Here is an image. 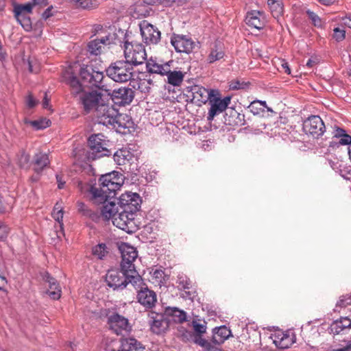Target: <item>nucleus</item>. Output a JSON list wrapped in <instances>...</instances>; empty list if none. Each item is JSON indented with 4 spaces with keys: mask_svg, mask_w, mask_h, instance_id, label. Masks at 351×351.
<instances>
[{
    "mask_svg": "<svg viewBox=\"0 0 351 351\" xmlns=\"http://www.w3.org/2000/svg\"><path fill=\"white\" fill-rule=\"evenodd\" d=\"M306 14L308 18L312 21L314 25L317 27L322 26V21L319 16L315 14L314 12L311 11L310 10H306Z\"/></svg>",
    "mask_w": 351,
    "mask_h": 351,
    "instance_id": "52",
    "label": "nucleus"
},
{
    "mask_svg": "<svg viewBox=\"0 0 351 351\" xmlns=\"http://www.w3.org/2000/svg\"><path fill=\"white\" fill-rule=\"evenodd\" d=\"M101 100V95L96 92L86 93L80 97V102L86 113H89L93 110L96 112V108L100 105Z\"/></svg>",
    "mask_w": 351,
    "mask_h": 351,
    "instance_id": "20",
    "label": "nucleus"
},
{
    "mask_svg": "<svg viewBox=\"0 0 351 351\" xmlns=\"http://www.w3.org/2000/svg\"><path fill=\"white\" fill-rule=\"evenodd\" d=\"M335 172L338 173L344 179H349L351 174L350 167L348 166L343 161H341V167H337Z\"/></svg>",
    "mask_w": 351,
    "mask_h": 351,
    "instance_id": "49",
    "label": "nucleus"
},
{
    "mask_svg": "<svg viewBox=\"0 0 351 351\" xmlns=\"http://www.w3.org/2000/svg\"><path fill=\"white\" fill-rule=\"evenodd\" d=\"M267 108L265 101L254 100L248 106L250 111L254 115H258L265 112Z\"/></svg>",
    "mask_w": 351,
    "mask_h": 351,
    "instance_id": "42",
    "label": "nucleus"
},
{
    "mask_svg": "<svg viewBox=\"0 0 351 351\" xmlns=\"http://www.w3.org/2000/svg\"><path fill=\"white\" fill-rule=\"evenodd\" d=\"M245 124V115L235 110H232L230 116V125L241 126Z\"/></svg>",
    "mask_w": 351,
    "mask_h": 351,
    "instance_id": "44",
    "label": "nucleus"
},
{
    "mask_svg": "<svg viewBox=\"0 0 351 351\" xmlns=\"http://www.w3.org/2000/svg\"><path fill=\"white\" fill-rule=\"evenodd\" d=\"M38 104V101L34 98V97L32 95H29L27 97V105L29 108H34L36 104Z\"/></svg>",
    "mask_w": 351,
    "mask_h": 351,
    "instance_id": "62",
    "label": "nucleus"
},
{
    "mask_svg": "<svg viewBox=\"0 0 351 351\" xmlns=\"http://www.w3.org/2000/svg\"><path fill=\"white\" fill-rule=\"evenodd\" d=\"M9 233V228L4 224H0V241L5 240Z\"/></svg>",
    "mask_w": 351,
    "mask_h": 351,
    "instance_id": "57",
    "label": "nucleus"
},
{
    "mask_svg": "<svg viewBox=\"0 0 351 351\" xmlns=\"http://www.w3.org/2000/svg\"><path fill=\"white\" fill-rule=\"evenodd\" d=\"M184 293L182 296L185 300H193V299L196 297L197 294L194 290L189 291V289L183 290Z\"/></svg>",
    "mask_w": 351,
    "mask_h": 351,
    "instance_id": "58",
    "label": "nucleus"
},
{
    "mask_svg": "<svg viewBox=\"0 0 351 351\" xmlns=\"http://www.w3.org/2000/svg\"><path fill=\"white\" fill-rule=\"evenodd\" d=\"M137 300L142 306L147 309L152 308L157 302L156 293L147 287L141 289L138 292Z\"/></svg>",
    "mask_w": 351,
    "mask_h": 351,
    "instance_id": "22",
    "label": "nucleus"
},
{
    "mask_svg": "<svg viewBox=\"0 0 351 351\" xmlns=\"http://www.w3.org/2000/svg\"><path fill=\"white\" fill-rule=\"evenodd\" d=\"M350 328H351V319L348 317H341L332 322L329 327V331L330 334L335 335Z\"/></svg>",
    "mask_w": 351,
    "mask_h": 351,
    "instance_id": "26",
    "label": "nucleus"
},
{
    "mask_svg": "<svg viewBox=\"0 0 351 351\" xmlns=\"http://www.w3.org/2000/svg\"><path fill=\"white\" fill-rule=\"evenodd\" d=\"M124 55L125 60L132 64V66H137L147 61V53L143 44L138 42H125Z\"/></svg>",
    "mask_w": 351,
    "mask_h": 351,
    "instance_id": "7",
    "label": "nucleus"
},
{
    "mask_svg": "<svg viewBox=\"0 0 351 351\" xmlns=\"http://www.w3.org/2000/svg\"><path fill=\"white\" fill-rule=\"evenodd\" d=\"M82 83L89 88L103 89L104 84V73L97 69L92 64H82L79 72Z\"/></svg>",
    "mask_w": 351,
    "mask_h": 351,
    "instance_id": "5",
    "label": "nucleus"
},
{
    "mask_svg": "<svg viewBox=\"0 0 351 351\" xmlns=\"http://www.w3.org/2000/svg\"><path fill=\"white\" fill-rule=\"evenodd\" d=\"M150 274L154 280L153 283L160 285L165 282L166 276L163 270L159 269H152Z\"/></svg>",
    "mask_w": 351,
    "mask_h": 351,
    "instance_id": "45",
    "label": "nucleus"
},
{
    "mask_svg": "<svg viewBox=\"0 0 351 351\" xmlns=\"http://www.w3.org/2000/svg\"><path fill=\"white\" fill-rule=\"evenodd\" d=\"M17 21L26 32H30L32 29L30 17L28 16H14Z\"/></svg>",
    "mask_w": 351,
    "mask_h": 351,
    "instance_id": "48",
    "label": "nucleus"
},
{
    "mask_svg": "<svg viewBox=\"0 0 351 351\" xmlns=\"http://www.w3.org/2000/svg\"><path fill=\"white\" fill-rule=\"evenodd\" d=\"M165 313H158L151 311L149 314L150 328L154 333L160 334L169 327V321L165 319Z\"/></svg>",
    "mask_w": 351,
    "mask_h": 351,
    "instance_id": "17",
    "label": "nucleus"
},
{
    "mask_svg": "<svg viewBox=\"0 0 351 351\" xmlns=\"http://www.w3.org/2000/svg\"><path fill=\"white\" fill-rule=\"evenodd\" d=\"M63 78L71 87V93L73 95H77L83 91L82 84L74 74L70 73L69 71H66L63 74Z\"/></svg>",
    "mask_w": 351,
    "mask_h": 351,
    "instance_id": "27",
    "label": "nucleus"
},
{
    "mask_svg": "<svg viewBox=\"0 0 351 351\" xmlns=\"http://www.w3.org/2000/svg\"><path fill=\"white\" fill-rule=\"evenodd\" d=\"M63 215V208L59 202H57L54 206L51 216L58 222L60 234L62 235H64Z\"/></svg>",
    "mask_w": 351,
    "mask_h": 351,
    "instance_id": "36",
    "label": "nucleus"
},
{
    "mask_svg": "<svg viewBox=\"0 0 351 351\" xmlns=\"http://www.w3.org/2000/svg\"><path fill=\"white\" fill-rule=\"evenodd\" d=\"M341 161L342 160H339L338 159H335V160H328L329 165L334 171H335L338 167H341Z\"/></svg>",
    "mask_w": 351,
    "mask_h": 351,
    "instance_id": "61",
    "label": "nucleus"
},
{
    "mask_svg": "<svg viewBox=\"0 0 351 351\" xmlns=\"http://www.w3.org/2000/svg\"><path fill=\"white\" fill-rule=\"evenodd\" d=\"M50 120L47 119H41L39 120L30 121L31 125L33 126L36 130L47 128L50 125Z\"/></svg>",
    "mask_w": 351,
    "mask_h": 351,
    "instance_id": "50",
    "label": "nucleus"
},
{
    "mask_svg": "<svg viewBox=\"0 0 351 351\" xmlns=\"http://www.w3.org/2000/svg\"><path fill=\"white\" fill-rule=\"evenodd\" d=\"M33 6H39L43 8L49 4L48 0H32L31 1Z\"/></svg>",
    "mask_w": 351,
    "mask_h": 351,
    "instance_id": "60",
    "label": "nucleus"
},
{
    "mask_svg": "<svg viewBox=\"0 0 351 351\" xmlns=\"http://www.w3.org/2000/svg\"><path fill=\"white\" fill-rule=\"evenodd\" d=\"M53 7L50 6L48 7L42 14V18L45 20L49 19L50 16H51L53 14L51 13V10Z\"/></svg>",
    "mask_w": 351,
    "mask_h": 351,
    "instance_id": "63",
    "label": "nucleus"
},
{
    "mask_svg": "<svg viewBox=\"0 0 351 351\" xmlns=\"http://www.w3.org/2000/svg\"><path fill=\"white\" fill-rule=\"evenodd\" d=\"M176 283L180 290L190 289L191 288V281L186 276L183 274L178 275Z\"/></svg>",
    "mask_w": 351,
    "mask_h": 351,
    "instance_id": "46",
    "label": "nucleus"
},
{
    "mask_svg": "<svg viewBox=\"0 0 351 351\" xmlns=\"http://www.w3.org/2000/svg\"><path fill=\"white\" fill-rule=\"evenodd\" d=\"M172 60L165 62L156 57H151L146 61V70L149 74L165 76L169 72V66Z\"/></svg>",
    "mask_w": 351,
    "mask_h": 351,
    "instance_id": "14",
    "label": "nucleus"
},
{
    "mask_svg": "<svg viewBox=\"0 0 351 351\" xmlns=\"http://www.w3.org/2000/svg\"><path fill=\"white\" fill-rule=\"evenodd\" d=\"M273 343L278 349H288L296 340L295 334L293 331L288 330L285 332L278 331L271 337Z\"/></svg>",
    "mask_w": 351,
    "mask_h": 351,
    "instance_id": "15",
    "label": "nucleus"
},
{
    "mask_svg": "<svg viewBox=\"0 0 351 351\" xmlns=\"http://www.w3.org/2000/svg\"><path fill=\"white\" fill-rule=\"evenodd\" d=\"M134 156L132 153L126 148H122L117 150L113 155L115 163L118 165H124L130 162Z\"/></svg>",
    "mask_w": 351,
    "mask_h": 351,
    "instance_id": "32",
    "label": "nucleus"
},
{
    "mask_svg": "<svg viewBox=\"0 0 351 351\" xmlns=\"http://www.w3.org/2000/svg\"><path fill=\"white\" fill-rule=\"evenodd\" d=\"M141 280L140 279H130L128 278L125 274L115 269H109L106 275V282L108 287L112 288L114 290L123 289L126 286L130 283L134 286L138 285Z\"/></svg>",
    "mask_w": 351,
    "mask_h": 351,
    "instance_id": "8",
    "label": "nucleus"
},
{
    "mask_svg": "<svg viewBox=\"0 0 351 351\" xmlns=\"http://www.w3.org/2000/svg\"><path fill=\"white\" fill-rule=\"evenodd\" d=\"M14 202V199L12 196H7L5 197H3L0 195V213H5L10 212Z\"/></svg>",
    "mask_w": 351,
    "mask_h": 351,
    "instance_id": "43",
    "label": "nucleus"
},
{
    "mask_svg": "<svg viewBox=\"0 0 351 351\" xmlns=\"http://www.w3.org/2000/svg\"><path fill=\"white\" fill-rule=\"evenodd\" d=\"M267 5L274 18H278L282 15L284 6L281 0H267Z\"/></svg>",
    "mask_w": 351,
    "mask_h": 351,
    "instance_id": "38",
    "label": "nucleus"
},
{
    "mask_svg": "<svg viewBox=\"0 0 351 351\" xmlns=\"http://www.w3.org/2000/svg\"><path fill=\"white\" fill-rule=\"evenodd\" d=\"M140 349H144L141 343L134 338L130 337L121 339V350L118 351H138Z\"/></svg>",
    "mask_w": 351,
    "mask_h": 351,
    "instance_id": "33",
    "label": "nucleus"
},
{
    "mask_svg": "<svg viewBox=\"0 0 351 351\" xmlns=\"http://www.w3.org/2000/svg\"><path fill=\"white\" fill-rule=\"evenodd\" d=\"M230 336H232L230 329L223 325L213 329L212 339L210 341L199 337L195 339V342L207 351H217L219 349L215 346L222 344Z\"/></svg>",
    "mask_w": 351,
    "mask_h": 351,
    "instance_id": "6",
    "label": "nucleus"
},
{
    "mask_svg": "<svg viewBox=\"0 0 351 351\" xmlns=\"http://www.w3.org/2000/svg\"><path fill=\"white\" fill-rule=\"evenodd\" d=\"M166 75L167 76L168 83L174 86H180L184 78V73L182 71H171V65L169 66V72Z\"/></svg>",
    "mask_w": 351,
    "mask_h": 351,
    "instance_id": "40",
    "label": "nucleus"
},
{
    "mask_svg": "<svg viewBox=\"0 0 351 351\" xmlns=\"http://www.w3.org/2000/svg\"><path fill=\"white\" fill-rule=\"evenodd\" d=\"M210 102V108L208 110V120L211 121L218 114L224 111L230 102V97H226L223 99L217 97H211L209 100Z\"/></svg>",
    "mask_w": 351,
    "mask_h": 351,
    "instance_id": "21",
    "label": "nucleus"
},
{
    "mask_svg": "<svg viewBox=\"0 0 351 351\" xmlns=\"http://www.w3.org/2000/svg\"><path fill=\"white\" fill-rule=\"evenodd\" d=\"M114 122L110 126L119 132H121V129H130L133 125V121L128 115L119 112Z\"/></svg>",
    "mask_w": 351,
    "mask_h": 351,
    "instance_id": "28",
    "label": "nucleus"
},
{
    "mask_svg": "<svg viewBox=\"0 0 351 351\" xmlns=\"http://www.w3.org/2000/svg\"><path fill=\"white\" fill-rule=\"evenodd\" d=\"M50 162L47 154L40 152L34 156L33 165L34 170L39 173L42 171Z\"/></svg>",
    "mask_w": 351,
    "mask_h": 351,
    "instance_id": "30",
    "label": "nucleus"
},
{
    "mask_svg": "<svg viewBox=\"0 0 351 351\" xmlns=\"http://www.w3.org/2000/svg\"><path fill=\"white\" fill-rule=\"evenodd\" d=\"M150 80H140L137 82V89H138L142 93H148L150 90Z\"/></svg>",
    "mask_w": 351,
    "mask_h": 351,
    "instance_id": "51",
    "label": "nucleus"
},
{
    "mask_svg": "<svg viewBox=\"0 0 351 351\" xmlns=\"http://www.w3.org/2000/svg\"><path fill=\"white\" fill-rule=\"evenodd\" d=\"M344 134H346V131L343 129L337 128L334 132V137L341 138Z\"/></svg>",
    "mask_w": 351,
    "mask_h": 351,
    "instance_id": "64",
    "label": "nucleus"
},
{
    "mask_svg": "<svg viewBox=\"0 0 351 351\" xmlns=\"http://www.w3.org/2000/svg\"><path fill=\"white\" fill-rule=\"evenodd\" d=\"M193 329H194L195 332L197 335H199L198 337H201L200 335L206 332V327L205 325H204L202 324L197 323L196 322H193ZM196 338H197V337H196L195 339Z\"/></svg>",
    "mask_w": 351,
    "mask_h": 351,
    "instance_id": "56",
    "label": "nucleus"
},
{
    "mask_svg": "<svg viewBox=\"0 0 351 351\" xmlns=\"http://www.w3.org/2000/svg\"><path fill=\"white\" fill-rule=\"evenodd\" d=\"M171 43L178 53H191L195 46L194 41L183 35H174L171 38Z\"/></svg>",
    "mask_w": 351,
    "mask_h": 351,
    "instance_id": "16",
    "label": "nucleus"
},
{
    "mask_svg": "<svg viewBox=\"0 0 351 351\" xmlns=\"http://www.w3.org/2000/svg\"><path fill=\"white\" fill-rule=\"evenodd\" d=\"M164 313L166 317H171L175 322L182 323L186 320V312L177 307H167Z\"/></svg>",
    "mask_w": 351,
    "mask_h": 351,
    "instance_id": "29",
    "label": "nucleus"
},
{
    "mask_svg": "<svg viewBox=\"0 0 351 351\" xmlns=\"http://www.w3.org/2000/svg\"><path fill=\"white\" fill-rule=\"evenodd\" d=\"M121 175L117 171H112L101 176L99 178V186L90 189L91 200L93 202H104L115 195L116 191L122 186Z\"/></svg>",
    "mask_w": 351,
    "mask_h": 351,
    "instance_id": "1",
    "label": "nucleus"
},
{
    "mask_svg": "<svg viewBox=\"0 0 351 351\" xmlns=\"http://www.w3.org/2000/svg\"><path fill=\"white\" fill-rule=\"evenodd\" d=\"M348 305H351V296L343 295L337 302V307L345 308Z\"/></svg>",
    "mask_w": 351,
    "mask_h": 351,
    "instance_id": "53",
    "label": "nucleus"
},
{
    "mask_svg": "<svg viewBox=\"0 0 351 351\" xmlns=\"http://www.w3.org/2000/svg\"><path fill=\"white\" fill-rule=\"evenodd\" d=\"M338 143L343 145H348L351 143V136L344 134L339 139Z\"/></svg>",
    "mask_w": 351,
    "mask_h": 351,
    "instance_id": "59",
    "label": "nucleus"
},
{
    "mask_svg": "<svg viewBox=\"0 0 351 351\" xmlns=\"http://www.w3.org/2000/svg\"><path fill=\"white\" fill-rule=\"evenodd\" d=\"M76 184L77 188L82 193H85L87 191L90 192V189L93 186L92 185H90L89 184L81 180H77Z\"/></svg>",
    "mask_w": 351,
    "mask_h": 351,
    "instance_id": "55",
    "label": "nucleus"
},
{
    "mask_svg": "<svg viewBox=\"0 0 351 351\" xmlns=\"http://www.w3.org/2000/svg\"><path fill=\"white\" fill-rule=\"evenodd\" d=\"M73 5L77 9L83 10H93L99 8V0H71Z\"/></svg>",
    "mask_w": 351,
    "mask_h": 351,
    "instance_id": "34",
    "label": "nucleus"
},
{
    "mask_svg": "<svg viewBox=\"0 0 351 351\" xmlns=\"http://www.w3.org/2000/svg\"><path fill=\"white\" fill-rule=\"evenodd\" d=\"M34 6L31 1L25 4H16L14 7V16H27L32 12Z\"/></svg>",
    "mask_w": 351,
    "mask_h": 351,
    "instance_id": "41",
    "label": "nucleus"
},
{
    "mask_svg": "<svg viewBox=\"0 0 351 351\" xmlns=\"http://www.w3.org/2000/svg\"><path fill=\"white\" fill-rule=\"evenodd\" d=\"M108 38H103L100 40L95 39L88 43L87 46V51L90 55L98 56L101 53L102 45L106 43Z\"/></svg>",
    "mask_w": 351,
    "mask_h": 351,
    "instance_id": "35",
    "label": "nucleus"
},
{
    "mask_svg": "<svg viewBox=\"0 0 351 351\" xmlns=\"http://www.w3.org/2000/svg\"><path fill=\"white\" fill-rule=\"evenodd\" d=\"M121 252L120 269L121 272L125 274L128 278L130 279H140L135 263L138 258V254L136 249L126 243H123L119 247Z\"/></svg>",
    "mask_w": 351,
    "mask_h": 351,
    "instance_id": "2",
    "label": "nucleus"
},
{
    "mask_svg": "<svg viewBox=\"0 0 351 351\" xmlns=\"http://www.w3.org/2000/svg\"><path fill=\"white\" fill-rule=\"evenodd\" d=\"M192 99L197 103L206 104L211 97H214V90H208L199 85H194L191 88Z\"/></svg>",
    "mask_w": 351,
    "mask_h": 351,
    "instance_id": "23",
    "label": "nucleus"
},
{
    "mask_svg": "<svg viewBox=\"0 0 351 351\" xmlns=\"http://www.w3.org/2000/svg\"><path fill=\"white\" fill-rule=\"evenodd\" d=\"M93 203L98 205L102 204V206L100 208V212L101 215L104 220H109L111 219L113 221V218L116 216L119 210L116 203L111 201L110 199H107L104 201V202Z\"/></svg>",
    "mask_w": 351,
    "mask_h": 351,
    "instance_id": "25",
    "label": "nucleus"
},
{
    "mask_svg": "<svg viewBox=\"0 0 351 351\" xmlns=\"http://www.w3.org/2000/svg\"><path fill=\"white\" fill-rule=\"evenodd\" d=\"M110 95L113 101L119 106H125L130 104L134 97V90L127 87H121L114 89Z\"/></svg>",
    "mask_w": 351,
    "mask_h": 351,
    "instance_id": "19",
    "label": "nucleus"
},
{
    "mask_svg": "<svg viewBox=\"0 0 351 351\" xmlns=\"http://www.w3.org/2000/svg\"><path fill=\"white\" fill-rule=\"evenodd\" d=\"M88 145L90 148L89 156L93 159L110 154V151L106 147V141L101 134H92L88 138Z\"/></svg>",
    "mask_w": 351,
    "mask_h": 351,
    "instance_id": "10",
    "label": "nucleus"
},
{
    "mask_svg": "<svg viewBox=\"0 0 351 351\" xmlns=\"http://www.w3.org/2000/svg\"><path fill=\"white\" fill-rule=\"evenodd\" d=\"M135 215L136 213L130 212L123 208H119V212L113 218L112 223L114 226L128 233H133L137 229L134 221Z\"/></svg>",
    "mask_w": 351,
    "mask_h": 351,
    "instance_id": "9",
    "label": "nucleus"
},
{
    "mask_svg": "<svg viewBox=\"0 0 351 351\" xmlns=\"http://www.w3.org/2000/svg\"><path fill=\"white\" fill-rule=\"evenodd\" d=\"M245 21L248 26L256 29H262L265 25L264 14L257 10L248 12Z\"/></svg>",
    "mask_w": 351,
    "mask_h": 351,
    "instance_id": "24",
    "label": "nucleus"
},
{
    "mask_svg": "<svg viewBox=\"0 0 351 351\" xmlns=\"http://www.w3.org/2000/svg\"><path fill=\"white\" fill-rule=\"evenodd\" d=\"M134 67L132 64L125 60H118L112 64L106 69L108 77L116 82H126L133 77Z\"/></svg>",
    "mask_w": 351,
    "mask_h": 351,
    "instance_id": "4",
    "label": "nucleus"
},
{
    "mask_svg": "<svg viewBox=\"0 0 351 351\" xmlns=\"http://www.w3.org/2000/svg\"><path fill=\"white\" fill-rule=\"evenodd\" d=\"M140 30L143 41L147 45H156L160 40V32L147 21L140 23Z\"/></svg>",
    "mask_w": 351,
    "mask_h": 351,
    "instance_id": "13",
    "label": "nucleus"
},
{
    "mask_svg": "<svg viewBox=\"0 0 351 351\" xmlns=\"http://www.w3.org/2000/svg\"><path fill=\"white\" fill-rule=\"evenodd\" d=\"M303 131L314 138H318L324 134L326 127L319 116L311 115L303 122Z\"/></svg>",
    "mask_w": 351,
    "mask_h": 351,
    "instance_id": "12",
    "label": "nucleus"
},
{
    "mask_svg": "<svg viewBox=\"0 0 351 351\" xmlns=\"http://www.w3.org/2000/svg\"><path fill=\"white\" fill-rule=\"evenodd\" d=\"M109 253L108 248L105 243H99L92 248L93 256L99 260H104Z\"/></svg>",
    "mask_w": 351,
    "mask_h": 351,
    "instance_id": "39",
    "label": "nucleus"
},
{
    "mask_svg": "<svg viewBox=\"0 0 351 351\" xmlns=\"http://www.w3.org/2000/svg\"><path fill=\"white\" fill-rule=\"evenodd\" d=\"M333 38L337 41L340 42L345 39L346 37V32L343 29H340L339 27H335L334 29Z\"/></svg>",
    "mask_w": 351,
    "mask_h": 351,
    "instance_id": "54",
    "label": "nucleus"
},
{
    "mask_svg": "<svg viewBox=\"0 0 351 351\" xmlns=\"http://www.w3.org/2000/svg\"><path fill=\"white\" fill-rule=\"evenodd\" d=\"M118 110L109 104L101 103L96 108L95 117L99 124L106 125L107 127L113 124L114 120L118 114Z\"/></svg>",
    "mask_w": 351,
    "mask_h": 351,
    "instance_id": "11",
    "label": "nucleus"
},
{
    "mask_svg": "<svg viewBox=\"0 0 351 351\" xmlns=\"http://www.w3.org/2000/svg\"><path fill=\"white\" fill-rule=\"evenodd\" d=\"M99 317L101 319H106L109 328L117 335H123L132 330L128 319L119 315L116 308H101L99 311Z\"/></svg>",
    "mask_w": 351,
    "mask_h": 351,
    "instance_id": "3",
    "label": "nucleus"
},
{
    "mask_svg": "<svg viewBox=\"0 0 351 351\" xmlns=\"http://www.w3.org/2000/svg\"><path fill=\"white\" fill-rule=\"evenodd\" d=\"M46 281L49 284V289L47 291V293L53 300H58L61 296V289L57 281L50 276L49 273H47L45 276Z\"/></svg>",
    "mask_w": 351,
    "mask_h": 351,
    "instance_id": "31",
    "label": "nucleus"
},
{
    "mask_svg": "<svg viewBox=\"0 0 351 351\" xmlns=\"http://www.w3.org/2000/svg\"><path fill=\"white\" fill-rule=\"evenodd\" d=\"M224 56V51L220 44L215 43L211 48L210 54L208 56V62L213 63L217 60L222 59Z\"/></svg>",
    "mask_w": 351,
    "mask_h": 351,
    "instance_id": "37",
    "label": "nucleus"
},
{
    "mask_svg": "<svg viewBox=\"0 0 351 351\" xmlns=\"http://www.w3.org/2000/svg\"><path fill=\"white\" fill-rule=\"evenodd\" d=\"M140 196L137 193H126L119 197V207L126 210L136 213L140 208Z\"/></svg>",
    "mask_w": 351,
    "mask_h": 351,
    "instance_id": "18",
    "label": "nucleus"
},
{
    "mask_svg": "<svg viewBox=\"0 0 351 351\" xmlns=\"http://www.w3.org/2000/svg\"><path fill=\"white\" fill-rule=\"evenodd\" d=\"M77 210L82 215L88 217L92 219H95L97 217L96 214L83 202H77Z\"/></svg>",
    "mask_w": 351,
    "mask_h": 351,
    "instance_id": "47",
    "label": "nucleus"
}]
</instances>
